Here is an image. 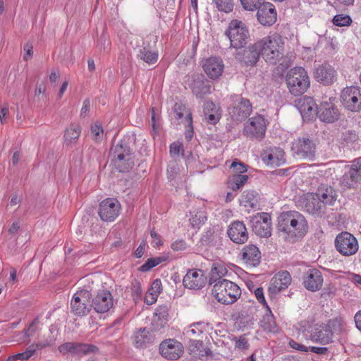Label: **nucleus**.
Instances as JSON below:
<instances>
[{
  "mask_svg": "<svg viewBox=\"0 0 361 361\" xmlns=\"http://www.w3.org/2000/svg\"><path fill=\"white\" fill-rule=\"evenodd\" d=\"M308 226L305 216L296 211L282 212L278 218V230L285 233L286 238L295 242L307 232Z\"/></svg>",
  "mask_w": 361,
  "mask_h": 361,
  "instance_id": "nucleus-1",
  "label": "nucleus"
},
{
  "mask_svg": "<svg viewBox=\"0 0 361 361\" xmlns=\"http://www.w3.org/2000/svg\"><path fill=\"white\" fill-rule=\"evenodd\" d=\"M261 56L269 64H277L284 56V41L278 33H274L257 41Z\"/></svg>",
  "mask_w": 361,
  "mask_h": 361,
  "instance_id": "nucleus-2",
  "label": "nucleus"
},
{
  "mask_svg": "<svg viewBox=\"0 0 361 361\" xmlns=\"http://www.w3.org/2000/svg\"><path fill=\"white\" fill-rule=\"evenodd\" d=\"M111 161L114 168L121 173L130 171L135 165V156L128 144L124 140L111 148Z\"/></svg>",
  "mask_w": 361,
  "mask_h": 361,
  "instance_id": "nucleus-3",
  "label": "nucleus"
},
{
  "mask_svg": "<svg viewBox=\"0 0 361 361\" xmlns=\"http://www.w3.org/2000/svg\"><path fill=\"white\" fill-rule=\"evenodd\" d=\"M289 92L294 96L302 94L310 87V79L307 71L302 67L290 68L286 77Z\"/></svg>",
  "mask_w": 361,
  "mask_h": 361,
  "instance_id": "nucleus-4",
  "label": "nucleus"
},
{
  "mask_svg": "<svg viewBox=\"0 0 361 361\" xmlns=\"http://www.w3.org/2000/svg\"><path fill=\"white\" fill-rule=\"evenodd\" d=\"M212 294L218 302L230 305L235 302L241 295L238 286L229 280L219 281L213 285Z\"/></svg>",
  "mask_w": 361,
  "mask_h": 361,
  "instance_id": "nucleus-5",
  "label": "nucleus"
},
{
  "mask_svg": "<svg viewBox=\"0 0 361 361\" xmlns=\"http://www.w3.org/2000/svg\"><path fill=\"white\" fill-rule=\"evenodd\" d=\"M225 34L230 40L231 47L235 49L242 48L249 37L246 25L238 20H232L230 22Z\"/></svg>",
  "mask_w": 361,
  "mask_h": 361,
  "instance_id": "nucleus-6",
  "label": "nucleus"
},
{
  "mask_svg": "<svg viewBox=\"0 0 361 361\" xmlns=\"http://www.w3.org/2000/svg\"><path fill=\"white\" fill-rule=\"evenodd\" d=\"M342 104L347 109L357 112L361 110V88L355 86L347 87L341 94Z\"/></svg>",
  "mask_w": 361,
  "mask_h": 361,
  "instance_id": "nucleus-7",
  "label": "nucleus"
},
{
  "mask_svg": "<svg viewBox=\"0 0 361 361\" xmlns=\"http://www.w3.org/2000/svg\"><path fill=\"white\" fill-rule=\"evenodd\" d=\"M252 108L250 102L245 98L237 96L232 104L228 107V113L233 121H243L247 118Z\"/></svg>",
  "mask_w": 361,
  "mask_h": 361,
  "instance_id": "nucleus-8",
  "label": "nucleus"
},
{
  "mask_svg": "<svg viewBox=\"0 0 361 361\" xmlns=\"http://www.w3.org/2000/svg\"><path fill=\"white\" fill-rule=\"evenodd\" d=\"M336 250L344 256H350L358 250L357 239L348 232H341L335 239Z\"/></svg>",
  "mask_w": 361,
  "mask_h": 361,
  "instance_id": "nucleus-9",
  "label": "nucleus"
},
{
  "mask_svg": "<svg viewBox=\"0 0 361 361\" xmlns=\"http://www.w3.org/2000/svg\"><path fill=\"white\" fill-rule=\"evenodd\" d=\"M91 293L87 290H81L75 293L71 302V311L78 316L87 314L91 309Z\"/></svg>",
  "mask_w": 361,
  "mask_h": 361,
  "instance_id": "nucleus-10",
  "label": "nucleus"
},
{
  "mask_svg": "<svg viewBox=\"0 0 361 361\" xmlns=\"http://www.w3.org/2000/svg\"><path fill=\"white\" fill-rule=\"evenodd\" d=\"M252 231L262 238H267L271 233V216L268 213L262 212L252 216L250 220Z\"/></svg>",
  "mask_w": 361,
  "mask_h": 361,
  "instance_id": "nucleus-11",
  "label": "nucleus"
},
{
  "mask_svg": "<svg viewBox=\"0 0 361 361\" xmlns=\"http://www.w3.org/2000/svg\"><path fill=\"white\" fill-rule=\"evenodd\" d=\"M341 183L347 189L357 188L361 184V158L352 161L348 171L342 176Z\"/></svg>",
  "mask_w": 361,
  "mask_h": 361,
  "instance_id": "nucleus-12",
  "label": "nucleus"
},
{
  "mask_svg": "<svg viewBox=\"0 0 361 361\" xmlns=\"http://www.w3.org/2000/svg\"><path fill=\"white\" fill-rule=\"evenodd\" d=\"M121 204L114 198H106L99 205L98 214L104 221L111 222L114 221L119 215Z\"/></svg>",
  "mask_w": 361,
  "mask_h": 361,
  "instance_id": "nucleus-13",
  "label": "nucleus"
},
{
  "mask_svg": "<svg viewBox=\"0 0 361 361\" xmlns=\"http://www.w3.org/2000/svg\"><path fill=\"white\" fill-rule=\"evenodd\" d=\"M62 354L71 353L75 355H84L97 353L99 348L94 345L77 342H67L59 346Z\"/></svg>",
  "mask_w": 361,
  "mask_h": 361,
  "instance_id": "nucleus-14",
  "label": "nucleus"
},
{
  "mask_svg": "<svg viewBox=\"0 0 361 361\" xmlns=\"http://www.w3.org/2000/svg\"><path fill=\"white\" fill-rule=\"evenodd\" d=\"M266 132L264 118L261 116L249 119L244 128V134L250 138L262 139Z\"/></svg>",
  "mask_w": 361,
  "mask_h": 361,
  "instance_id": "nucleus-15",
  "label": "nucleus"
},
{
  "mask_svg": "<svg viewBox=\"0 0 361 361\" xmlns=\"http://www.w3.org/2000/svg\"><path fill=\"white\" fill-rule=\"evenodd\" d=\"M302 207L309 214L322 216L326 211V206L314 193H307L301 200Z\"/></svg>",
  "mask_w": 361,
  "mask_h": 361,
  "instance_id": "nucleus-16",
  "label": "nucleus"
},
{
  "mask_svg": "<svg viewBox=\"0 0 361 361\" xmlns=\"http://www.w3.org/2000/svg\"><path fill=\"white\" fill-rule=\"evenodd\" d=\"M161 355L171 360H175L179 358L183 353V345L173 339L166 340L162 342L159 345Z\"/></svg>",
  "mask_w": 361,
  "mask_h": 361,
  "instance_id": "nucleus-17",
  "label": "nucleus"
},
{
  "mask_svg": "<svg viewBox=\"0 0 361 361\" xmlns=\"http://www.w3.org/2000/svg\"><path fill=\"white\" fill-rule=\"evenodd\" d=\"M207 277L200 269H190L183 279V284L188 289L199 290L205 285Z\"/></svg>",
  "mask_w": 361,
  "mask_h": 361,
  "instance_id": "nucleus-18",
  "label": "nucleus"
},
{
  "mask_svg": "<svg viewBox=\"0 0 361 361\" xmlns=\"http://www.w3.org/2000/svg\"><path fill=\"white\" fill-rule=\"evenodd\" d=\"M114 305L111 293L106 290L98 292L92 301V307L98 313H105Z\"/></svg>",
  "mask_w": 361,
  "mask_h": 361,
  "instance_id": "nucleus-19",
  "label": "nucleus"
},
{
  "mask_svg": "<svg viewBox=\"0 0 361 361\" xmlns=\"http://www.w3.org/2000/svg\"><path fill=\"white\" fill-rule=\"evenodd\" d=\"M257 18L262 25H272L276 21V11L274 6L269 2H263L257 9Z\"/></svg>",
  "mask_w": 361,
  "mask_h": 361,
  "instance_id": "nucleus-20",
  "label": "nucleus"
},
{
  "mask_svg": "<svg viewBox=\"0 0 361 361\" xmlns=\"http://www.w3.org/2000/svg\"><path fill=\"white\" fill-rule=\"evenodd\" d=\"M257 47V41L247 49L238 51L235 55V59L246 66L255 65L261 56L260 49Z\"/></svg>",
  "mask_w": 361,
  "mask_h": 361,
  "instance_id": "nucleus-21",
  "label": "nucleus"
},
{
  "mask_svg": "<svg viewBox=\"0 0 361 361\" xmlns=\"http://www.w3.org/2000/svg\"><path fill=\"white\" fill-rule=\"evenodd\" d=\"M317 116L322 121L331 123L338 119L339 111L331 102H324L317 106Z\"/></svg>",
  "mask_w": 361,
  "mask_h": 361,
  "instance_id": "nucleus-22",
  "label": "nucleus"
},
{
  "mask_svg": "<svg viewBox=\"0 0 361 361\" xmlns=\"http://www.w3.org/2000/svg\"><path fill=\"white\" fill-rule=\"evenodd\" d=\"M292 281L291 276L287 271L278 272L271 279L269 287V292L271 295L276 294L283 290L286 289Z\"/></svg>",
  "mask_w": 361,
  "mask_h": 361,
  "instance_id": "nucleus-23",
  "label": "nucleus"
},
{
  "mask_svg": "<svg viewBox=\"0 0 361 361\" xmlns=\"http://www.w3.org/2000/svg\"><path fill=\"white\" fill-rule=\"evenodd\" d=\"M317 82L324 85H329L336 80V71L329 64L324 63L319 66L314 72Z\"/></svg>",
  "mask_w": 361,
  "mask_h": 361,
  "instance_id": "nucleus-24",
  "label": "nucleus"
},
{
  "mask_svg": "<svg viewBox=\"0 0 361 361\" xmlns=\"http://www.w3.org/2000/svg\"><path fill=\"white\" fill-rule=\"evenodd\" d=\"M295 149L296 154L305 159L312 160L315 157L316 145L308 137L298 138Z\"/></svg>",
  "mask_w": 361,
  "mask_h": 361,
  "instance_id": "nucleus-25",
  "label": "nucleus"
},
{
  "mask_svg": "<svg viewBox=\"0 0 361 361\" xmlns=\"http://www.w3.org/2000/svg\"><path fill=\"white\" fill-rule=\"evenodd\" d=\"M224 68L222 59L216 56L207 59L203 64L205 73L212 79L219 78L223 73Z\"/></svg>",
  "mask_w": 361,
  "mask_h": 361,
  "instance_id": "nucleus-26",
  "label": "nucleus"
},
{
  "mask_svg": "<svg viewBox=\"0 0 361 361\" xmlns=\"http://www.w3.org/2000/svg\"><path fill=\"white\" fill-rule=\"evenodd\" d=\"M333 332L326 324L315 325L310 331L312 341L322 345L329 343L332 341Z\"/></svg>",
  "mask_w": 361,
  "mask_h": 361,
  "instance_id": "nucleus-27",
  "label": "nucleus"
},
{
  "mask_svg": "<svg viewBox=\"0 0 361 361\" xmlns=\"http://www.w3.org/2000/svg\"><path fill=\"white\" fill-rule=\"evenodd\" d=\"M228 235L230 239L238 244L245 243L248 239V233L245 225L242 221H234L228 230Z\"/></svg>",
  "mask_w": 361,
  "mask_h": 361,
  "instance_id": "nucleus-28",
  "label": "nucleus"
},
{
  "mask_svg": "<svg viewBox=\"0 0 361 361\" xmlns=\"http://www.w3.org/2000/svg\"><path fill=\"white\" fill-rule=\"evenodd\" d=\"M242 259L247 267H256L261 262V252L255 245L245 246L241 252Z\"/></svg>",
  "mask_w": 361,
  "mask_h": 361,
  "instance_id": "nucleus-29",
  "label": "nucleus"
},
{
  "mask_svg": "<svg viewBox=\"0 0 361 361\" xmlns=\"http://www.w3.org/2000/svg\"><path fill=\"white\" fill-rule=\"evenodd\" d=\"M296 106L304 119L310 120L314 114H317L318 106L312 97L305 96L298 99Z\"/></svg>",
  "mask_w": 361,
  "mask_h": 361,
  "instance_id": "nucleus-30",
  "label": "nucleus"
},
{
  "mask_svg": "<svg viewBox=\"0 0 361 361\" xmlns=\"http://www.w3.org/2000/svg\"><path fill=\"white\" fill-rule=\"evenodd\" d=\"M323 283L322 273L317 269L308 270L303 279V284L306 289L314 292L319 290Z\"/></svg>",
  "mask_w": 361,
  "mask_h": 361,
  "instance_id": "nucleus-31",
  "label": "nucleus"
},
{
  "mask_svg": "<svg viewBox=\"0 0 361 361\" xmlns=\"http://www.w3.org/2000/svg\"><path fill=\"white\" fill-rule=\"evenodd\" d=\"M190 88L197 98H202L211 93L209 81L204 80L202 75L197 76L193 79Z\"/></svg>",
  "mask_w": 361,
  "mask_h": 361,
  "instance_id": "nucleus-32",
  "label": "nucleus"
},
{
  "mask_svg": "<svg viewBox=\"0 0 361 361\" xmlns=\"http://www.w3.org/2000/svg\"><path fill=\"white\" fill-rule=\"evenodd\" d=\"M314 194L320 199L321 202H324L325 206L334 204L337 198L336 191L332 187L326 185L319 186Z\"/></svg>",
  "mask_w": 361,
  "mask_h": 361,
  "instance_id": "nucleus-33",
  "label": "nucleus"
},
{
  "mask_svg": "<svg viewBox=\"0 0 361 361\" xmlns=\"http://www.w3.org/2000/svg\"><path fill=\"white\" fill-rule=\"evenodd\" d=\"M168 310L166 305H160L155 310L154 317L152 320V329L154 331H159L164 328L167 322Z\"/></svg>",
  "mask_w": 361,
  "mask_h": 361,
  "instance_id": "nucleus-34",
  "label": "nucleus"
},
{
  "mask_svg": "<svg viewBox=\"0 0 361 361\" xmlns=\"http://www.w3.org/2000/svg\"><path fill=\"white\" fill-rule=\"evenodd\" d=\"M262 159L267 165L280 166L285 162L284 152L279 148L271 149L262 155Z\"/></svg>",
  "mask_w": 361,
  "mask_h": 361,
  "instance_id": "nucleus-35",
  "label": "nucleus"
},
{
  "mask_svg": "<svg viewBox=\"0 0 361 361\" xmlns=\"http://www.w3.org/2000/svg\"><path fill=\"white\" fill-rule=\"evenodd\" d=\"M190 354L196 359H202L204 356L212 355L209 348H204V343L201 341L193 340L189 345Z\"/></svg>",
  "mask_w": 361,
  "mask_h": 361,
  "instance_id": "nucleus-36",
  "label": "nucleus"
},
{
  "mask_svg": "<svg viewBox=\"0 0 361 361\" xmlns=\"http://www.w3.org/2000/svg\"><path fill=\"white\" fill-rule=\"evenodd\" d=\"M81 127L78 124L71 123L66 130L63 137L66 145L75 143L81 133Z\"/></svg>",
  "mask_w": 361,
  "mask_h": 361,
  "instance_id": "nucleus-37",
  "label": "nucleus"
},
{
  "mask_svg": "<svg viewBox=\"0 0 361 361\" xmlns=\"http://www.w3.org/2000/svg\"><path fill=\"white\" fill-rule=\"evenodd\" d=\"M227 272V269L223 264L214 263L209 273V285H214L215 283H217L219 281L225 280L223 277L226 276Z\"/></svg>",
  "mask_w": 361,
  "mask_h": 361,
  "instance_id": "nucleus-38",
  "label": "nucleus"
},
{
  "mask_svg": "<svg viewBox=\"0 0 361 361\" xmlns=\"http://www.w3.org/2000/svg\"><path fill=\"white\" fill-rule=\"evenodd\" d=\"M260 326L264 331L269 332L275 333L278 331V327L275 322L274 317L269 307L267 308V312L260 321Z\"/></svg>",
  "mask_w": 361,
  "mask_h": 361,
  "instance_id": "nucleus-39",
  "label": "nucleus"
},
{
  "mask_svg": "<svg viewBox=\"0 0 361 361\" xmlns=\"http://www.w3.org/2000/svg\"><path fill=\"white\" fill-rule=\"evenodd\" d=\"M219 108L211 102H207L204 106V112L205 119L208 123L215 124L220 118L219 114L218 113Z\"/></svg>",
  "mask_w": 361,
  "mask_h": 361,
  "instance_id": "nucleus-40",
  "label": "nucleus"
},
{
  "mask_svg": "<svg viewBox=\"0 0 361 361\" xmlns=\"http://www.w3.org/2000/svg\"><path fill=\"white\" fill-rule=\"evenodd\" d=\"M173 113L176 119H180L185 116V125H188L192 128V114L186 106L180 103H176L173 106Z\"/></svg>",
  "mask_w": 361,
  "mask_h": 361,
  "instance_id": "nucleus-41",
  "label": "nucleus"
},
{
  "mask_svg": "<svg viewBox=\"0 0 361 361\" xmlns=\"http://www.w3.org/2000/svg\"><path fill=\"white\" fill-rule=\"evenodd\" d=\"M248 176L245 174H234L228 180V187L233 191L241 188L248 180Z\"/></svg>",
  "mask_w": 361,
  "mask_h": 361,
  "instance_id": "nucleus-42",
  "label": "nucleus"
},
{
  "mask_svg": "<svg viewBox=\"0 0 361 361\" xmlns=\"http://www.w3.org/2000/svg\"><path fill=\"white\" fill-rule=\"evenodd\" d=\"M257 203V199L256 193L252 190L244 191L241 200L240 204L245 207L254 208Z\"/></svg>",
  "mask_w": 361,
  "mask_h": 361,
  "instance_id": "nucleus-43",
  "label": "nucleus"
},
{
  "mask_svg": "<svg viewBox=\"0 0 361 361\" xmlns=\"http://www.w3.org/2000/svg\"><path fill=\"white\" fill-rule=\"evenodd\" d=\"M326 325L332 330V332L342 333L345 329L346 323L343 317H338L329 320Z\"/></svg>",
  "mask_w": 361,
  "mask_h": 361,
  "instance_id": "nucleus-44",
  "label": "nucleus"
},
{
  "mask_svg": "<svg viewBox=\"0 0 361 361\" xmlns=\"http://www.w3.org/2000/svg\"><path fill=\"white\" fill-rule=\"evenodd\" d=\"M161 290H162L161 281L160 279H157L152 282L151 287L149 289V293L152 296L151 300H149L148 298H147L145 299V302L147 304H152L154 301L157 300V298L159 294L161 292Z\"/></svg>",
  "mask_w": 361,
  "mask_h": 361,
  "instance_id": "nucleus-45",
  "label": "nucleus"
},
{
  "mask_svg": "<svg viewBox=\"0 0 361 361\" xmlns=\"http://www.w3.org/2000/svg\"><path fill=\"white\" fill-rule=\"evenodd\" d=\"M139 57L145 62L153 64L158 59V54L156 51H152L146 47H143L140 50Z\"/></svg>",
  "mask_w": 361,
  "mask_h": 361,
  "instance_id": "nucleus-46",
  "label": "nucleus"
},
{
  "mask_svg": "<svg viewBox=\"0 0 361 361\" xmlns=\"http://www.w3.org/2000/svg\"><path fill=\"white\" fill-rule=\"evenodd\" d=\"M149 332L145 329H140L134 336V342L137 348H142L148 342L149 338L147 337Z\"/></svg>",
  "mask_w": 361,
  "mask_h": 361,
  "instance_id": "nucleus-47",
  "label": "nucleus"
},
{
  "mask_svg": "<svg viewBox=\"0 0 361 361\" xmlns=\"http://www.w3.org/2000/svg\"><path fill=\"white\" fill-rule=\"evenodd\" d=\"M166 258L164 257H159L154 258H149L144 264L140 267L141 271H148L153 267L157 266L162 262L165 261Z\"/></svg>",
  "mask_w": 361,
  "mask_h": 361,
  "instance_id": "nucleus-48",
  "label": "nucleus"
},
{
  "mask_svg": "<svg viewBox=\"0 0 361 361\" xmlns=\"http://www.w3.org/2000/svg\"><path fill=\"white\" fill-rule=\"evenodd\" d=\"M213 2L219 11L228 13L233 10L232 0H213Z\"/></svg>",
  "mask_w": 361,
  "mask_h": 361,
  "instance_id": "nucleus-49",
  "label": "nucleus"
},
{
  "mask_svg": "<svg viewBox=\"0 0 361 361\" xmlns=\"http://www.w3.org/2000/svg\"><path fill=\"white\" fill-rule=\"evenodd\" d=\"M207 218L204 212H197L194 215H192L190 221L192 227L198 228L200 225L204 224Z\"/></svg>",
  "mask_w": 361,
  "mask_h": 361,
  "instance_id": "nucleus-50",
  "label": "nucleus"
},
{
  "mask_svg": "<svg viewBox=\"0 0 361 361\" xmlns=\"http://www.w3.org/2000/svg\"><path fill=\"white\" fill-rule=\"evenodd\" d=\"M351 23L352 19L348 15L338 14L333 18L334 25L339 27L348 26Z\"/></svg>",
  "mask_w": 361,
  "mask_h": 361,
  "instance_id": "nucleus-51",
  "label": "nucleus"
},
{
  "mask_svg": "<svg viewBox=\"0 0 361 361\" xmlns=\"http://www.w3.org/2000/svg\"><path fill=\"white\" fill-rule=\"evenodd\" d=\"M264 0H240L243 7L247 11L258 9Z\"/></svg>",
  "mask_w": 361,
  "mask_h": 361,
  "instance_id": "nucleus-52",
  "label": "nucleus"
},
{
  "mask_svg": "<svg viewBox=\"0 0 361 361\" xmlns=\"http://www.w3.org/2000/svg\"><path fill=\"white\" fill-rule=\"evenodd\" d=\"M142 288L138 280L134 279L131 283V295L135 301L139 300L142 295Z\"/></svg>",
  "mask_w": 361,
  "mask_h": 361,
  "instance_id": "nucleus-53",
  "label": "nucleus"
},
{
  "mask_svg": "<svg viewBox=\"0 0 361 361\" xmlns=\"http://www.w3.org/2000/svg\"><path fill=\"white\" fill-rule=\"evenodd\" d=\"M103 128L98 123H95L91 126V136L95 141H99L103 135Z\"/></svg>",
  "mask_w": 361,
  "mask_h": 361,
  "instance_id": "nucleus-54",
  "label": "nucleus"
},
{
  "mask_svg": "<svg viewBox=\"0 0 361 361\" xmlns=\"http://www.w3.org/2000/svg\"><path fill=\"white\" fill-rule=\"evenodd\" d=\"M203 332V330H202V323H196V324H191L186 333L188 336H200L201 334H202Z\"/></svg>",
  "mask_w": 361,
  "mask_h": 361,
  "instance_id": "nucleus-55",
  "label": "nucleus"
},
{
  "mask_svg": "<svg viewBox=\"0 0 361 361\" xmlns=\"http://www.w3.org/2000/svg\"><path fill=\"white\" fill-rule=\"evenodd\" d=\"M35 352V350L31 347L27 349L25 352L18 353L9 359L15 360H28Z\"/></svg>",
  "mask_w": 361,
  "mask_h": 361,
  "instance_id": "nucleus-56",
  "label": "nucleus"
},
{
  "mask_svg": "<svg viewBox=\"0 0 361 361\" xmlns=\"http://www.w3.org/2000/svg\"><path fill=\"white\" fill-rule=\"evenodd\" d=\"M233 341H235V348L238 349L245 350L247 349L249 346L247 339L245 335H242L239 337H235Z\"/></svg>",
  "mask_w": 361,
  "mask_h": 361,
  "instance_id": "nucleus-57",
  "label": "nucleus"
},
{
  "mask_svg": "<svg viewBox=\"0 0 361 361\" xmlns=\"http://www.w3.org/2000/svg\"><path fill=\"white\" fill-rule=\"evenodd\" d=\"M109 39L104 35H102L97 43V47L100 51H106L109 49L110 46Z\"/></svg>",
  "mask_w": 361,
  "mask_h": 361,
  "instance_id": "nucleus-58",
  "label": "nucleus"
},
{
  "mask_svg": "<svg viewBox=\"0 0 361 361\" xmlns=\"http://www.w3.org/2000/svg\"><path fill=\"white\" fill-rule=\"evenodd\" d=\"M357 135L355 131L346 130L342 133L341 139L345 142H354L357 140Z\"/></svg>",
  "mask_w": 361,
  "mask_h": 361,
  "instance_id": "nucleus-59",
  "label": "nucleus"
},
{
  "mask_svg": "<svg viewBox=\"0 0 361 361\" xmlns=\"http://www.w3.org/2000/svg\"><path fill=\"white\" fill-rule=\"evenodd\" d=\"M180 152H183V145L180 142H173L170 145V154L173 157H178Z\"/></svg>",
  "mask_w": 361,
  "mask_h": 361,
  "instance_id": "nucleus-60",
  "label": "nucleus"
},
{
  "mask_svg": "<svg viewBox=\"0 0 361 361\" xmlns=\"http://www.w3.org/2000/svg\"><path fill=\"white\" fill-rule=\"evenodd\" d=\"M231 169H233L235 173L242 174L247 171V166L243 162L234 161L231 165Z\"/></svg>",
  "mask_w": 361,
  "mask_h": 361,
  "instance_id": "nucleus-61",
  "label": "nucleus"
},
{
  "mask_svg": "<svg viewBox=\"0 0 361 361\" xmlns=\"http://www.w3.org/2000/svg\"><path fill=\"white\" fill-rule=\"evenodd\" d=\"M178 173V168L176 163H171L167 169L168 178L171 180H174Z\"/></svg>",
  "mask_w": 361,
  "mask_h": 361,
  "instance_id": "nucleus-62",
  "label": "nucleus"
},
{
  "mask_svg": "<svg viewBox=\"0 0 361 361\" xmlns=\"http://www.w3.org/2000/svg\"><path fill=\"white\" fill-rule=\"evenodd\" d=\"M255 295L257 298V299L258 300V301L263 304L266 308H268V305L265 300V298H264V291H263V288L259 287V288H257L255 290Z\"/></svg>",
  "mask_w": 361,
  "mask_h": 361,
  "instance_id": "nucleus-63",
  "label": "nucleus"
},
{
  "mask_svg": "<svg viewBox=\"0 0 361 361\" xmlns=\"http://www.w3.org/2000/svg\"><path fill=\"white\" fill-rule=\"evenodd\" d=\"M289 345L290 348H292L295 350H297L298 351H301V352H308L309 351V348H307V346H305L302 344H300V343L296 342L294 340H290L289 341Z\"/></svg>",
  "mask_w": 361,
  "mask_h": 361,
  "instance_id": "nucleus-64",
  "label": "nucleus"
}]
</instances>
